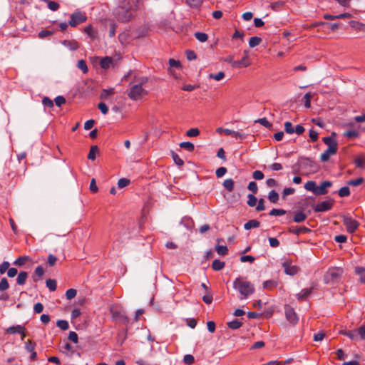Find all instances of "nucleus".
Segmentation results:
<instances>
[{
  "mask_svg": "<svg viewBox=\"0 0 365 365\" xmlns=\"http://www.w3.org/2000/svg\"><path fill=\"white\" fill-rule=\"evenodd\" d=\"M138 9V0L123 1L121 2L120 5L115 9L114 15L118 21L127 22L133 18L134 13Z\"/></svg>",
  "mask_w": 365,
  "mask_h": 365,
  "instance_id": "f257e3e1",
  "label": "nucleus"
},
{
  "mask_svg": "<svg viewBox=\"0 0 365 365\" xmlns=\"http://www.w3.org/2000/svg\"><path fill=\"white\" fill-rule=\"evenodd\" d=\"M233 287L239 292L241 295V299H247L255 292L254 285L250 282L241 277L235 279L233 282Z\"/></svg>",
  "mask_w": 365,
  "mask_h": 365,
  "instance_id": "f03ea898",
  "label": "nucleus"
},
{
  "mask_svg": "<svg viewBox=\"0 0 365 365\" xmlns=\"http://www.w3.org/2000/svg\"><path fill=\"white\" fill-rule=\"evenodd\" d=\"M147 82L148 78L143 77L139 83L132 86L128 93V97L133 101H138L146 96L148 91L143 87V85Z\"/></svg>",
  "mask_w": 365,
  "mask_h": 365,
  "instance_id": "7ed1b4c3",
  "label": "nucleus"
},
{
  "mask_svg": "<svg viewBox=\"0 0 365 365\" xmlns=\"http://www.w3.org/2000/svg\"><path fill=\"white\" fill-rule=\"evenodd\" d=\"M344 270L341 267H331L324 274V280L326 284L338 282Z\"/></svg>",
  "mask_w": 365,
  "mask_h": 365,
  "instance_id": "20e7f679",
  "label": "nucleus"
},
{
  "mask_svg": "<svg viewBox=\"0 0 365 365\" xmlns=\"http://www.w3.org/2000/svg\"><path fill=\"white\" fill-rule=\"evenodd\" d=\"M341 334L353 341L365 340V325H361L356 329L343 331Z\"/></svg>",
  "mask_w": 365,
  "mask_h": 365,
  "instance_id": "39448f33",
  "label": "nucleus"
},
{
  "mask_svg": "<svg viewBox=\"0 0 365 365\" xmlns=\"http://www.w3.org/2000/svg\"><path fill=\"white\" fill-rule=\"evenodd\" d=\"M343 225L346 227V230L349 233H354L358 229L359 223L349 215L343 216Z\"/></svg>",
  "mask_w": 365,
  "mask_h": 365,
  "instance_id": "423d86ee",
  "label": "nucleus"
},
{
  "mask_svg": "<svg viewBox=\"0 0 365 365\" xmlns=\"http://www.w3.org/2000/svg\"><path fill=\"white\" fill-rule=\"evenodd\" d=\"M86 20L87 16L84 13L76 11L71 15L69 25L72 27H75L79 24L85 22Z\"/></svg>",
  "mask_w": 365,
  "mask_h": 365,
  "instance_id": "0eeeda50",
  "label": "nucleus"
},
{
  "mask_svg": "<svg viewBox=\"0 0 365 365\" xmlns=\"http://www.w3.org/2000/svg\"><path fill=\"white\" fill-rule=\"evenodd\" d=\"M284 312L286 319L290 324L295 325L298 322L299 317L294 308L290 305L286 304L284 306Z\"/></svg>",
  "mask_w": 365,
  "mask_h": 365,
  "instance_id": "6e6552de",
  "label": "nucleus"
},
{
  "mask_svg": "<svg viewBox=\"0 0 365 365\" xmlns=\"http://www.w3.org/2000/svg\"><path fill=\"white\" fill-rule=\"evenodd\" d=\"M216 132L220 134L224 133L227 135H231L232 138L237 140H242L246 138V135L245 133L227 128H217L216 129Z\"/></svg>",
  "mask_w": 365,
  "mask_h": 365,
  "instance_id": "1a4fd4ad",
  "label": "nucleus"
},
{
  "mask_svg": "<svg viewBox=\"0 0 365 365\" xmlns=\"http://www.w3.org/2000/svg\"><path fill=\"white\" fill-rule=\"evenodd\" d=\"M244 56L240 61H236L233 63V68L240 69L242 68H246L251 65L252 62L249 56V51H244Z\"/></svg>",
  "mask_w": 365,
  "mask_h": 365,
  "instance_id": "9d476101",
  "label": "nucleus"
},
{
  "mask_svg": "<svg viewBox=\"0 0 365 365\" xmlns=\"http://www.w3.org/2000/svg\"><path fill=\"white\" fill-rule=\"evenodd\" d=\"M332 206H333L332 200H324V201L317 203L314 206V210L316 212H326V211L331 210Z\"/></svg>",
  "mask_w": 365,
  "mask_h": 365,
  "instance_id": "9b49d317",
  "label": "nucleus"
},
{
  "mask_svg": "<svg viewBox=\"0 0 365 365\" xmlns=\"http://www.w3.org/2000/svg\"><path fill=\"white\" fill-rule=\"evenodd\" d=\"M282 267L284 269V272L289 275L293 276L296 274L299 271L298 267L293 265L289 260L284 261L282 263Z\"/></svg>",
  "mask_w": 365,
  "mask_h": 365,
  "instance_id": "f8f14e48",
  "label": "nucleus"
},
{
  "mask_svg": "<svg viewBox=\"0 0 365 365\" xmlns=\"http://www.w3.org/2000/svg\"><path fill=\"white\" fill-rule=\"evenodd\" d=\"M288 231L290 233L299 235L302 233H308L311 231V230L306 227L291 226L289 227Z\"/></svg>",
  "mask_w": 365,
  "mask_h": 365,
  "instance_id": "ddd939ff",
  "label": "nucleus"
},
{
  "mask_svg": "<svg viewBox=\"0 0 365 365\" xmlns=\"http://www.w3.org/2000/svg\"><path fill=\"white\" fill-rule=\"evenodd\" d=\"M331 186L330 181H324L321 183L320 186L317 187L316 195H325L327 193V188Z\"/></svg>",
  "mask_w": 365,
  "mask_h": 365,
  "instance_id": "4468645a",
  "label": "nucleus"
},
{
  "mask_svg": "<svg viewBox=\"0 0 365 365\" xmlns=\"http://www.w3.org/2000/svg\"><path fill=\"white\" fill-rule=\"evenodd\" d=\"M6 331L10 334H20L26 332V328L22 325L12 326L8 327Z\"/></svg>",
  "mask_w": 365,
  "mask_h": 365,
  "instance_id": "2eb2a0df",
  "label": "nucleus"
},
{
  "mask_svg": "<svg viewBox=\"0 0 365 365\" xmlns=\"http://www.w3.org/2000/svg\"><path fill=\"white\" fill-rule=\"evenodd\" d=\"M337 152V150H334L331 148H328L321 155V160L322 162H327L329 160L331 155H335Z\"/></svg>",
  "mask_w": 365,
  "mask_h": 365,
  "instance_id": "dca6fc26",
  "label": "nucleus"
},
{
  "mask_svg": "<svg viewBox=\"0 0 365 365\" xmlns=\"http://www.w3.org/2000/svg\"><path fill=\"white\" fill-rule=\"evenodd\" d=\"M323 142L328 146V148H334L337 150V142L331 136L325 137L323 138Z\"/></svg>",
  "mask_w": 365,
  "mask_h": 365,
  "instance_id": "f3484780",
  "label": "nucleus"
},
{
  "mask_svg": "<svg viewBox=\"0 0 365 365\" xmlns=\"http://www.w3.org/2000/svg\"><path fill=\"white\" fill-rule=\"evenodd\" d=\"M84 33L92 39L96 38L97 36V31L93 27L91 24H89L85 27Z\"/></svg>",
  "mask_w": 365,
  "mask_h": 365,
  "instance_id": "a211bd4d",
  "label": "nucleus"
},
{
  "mask_svg": "<svg viewBox=\"0 0 365 365\" xmlns=\"http://www.w3.org/2000/svg\"><path fill=\"white\" fill-rule=\"evenodd\" d=\"M27 262H31V259L29 256H21L14 262V264L16 266L21 267L25 264Z\"/></svg>",
  "mask_w": 365,
  "mask_h": 365,
  "instance_id": "6ab92c4d",
  "label": "nucleus"
},
{
  "mask_svg": "<svg viewBox=\"0 0 365 365\" xmlns=\"http://www.w3.org/2000/svg\"><path fill=\"white\" fill-rule=\"evenodd\" d=\"M62 43L66 47L68 48L70 50H72V51L77 50L79 48L78 43L75 40H72V41L65 40L63 41Z\"/></svg>",
  "mask_w": 365,
  "mask_h": 365,
  "instance_id": "aec40b11",
  "label": "nucleus"
},
{
  "mask_svg": "<svg viewBox=\"0 0 365 365\" xmlns=\"http://www.w3.org/2000/svg\"><path fill=\"white\" fill-rule=\"evenodd\" d=\"M355 273L359 277L361 283H365V268L363 267H356Z\"/></svg>",
  "mask_w": 365,
  "mask_h": 365,
  "instance_id": "412c9836",
  "label": "nucleus"
},
{
  "mask_svg": "<svg viewBox=\"0 0 365 365\" xmlns=\"http://www.w3.org/2000/svg\"><path fill=\"white\" fill-rule=\"evenodd\" d=\"M307 219V215L302 211L297 212L293 217L294 222L299 223L304 222Z\"/></svg>",
  "mask_w": 365,
  "mask_h": 365,
  "instance_id": "4be33fe9",
  "label": "nucleus"
},
{
  "mask_svg": "<svg viewBox=\"0 0 365 365\" xmlns=\"http://www.w3.org/2000/svg\"><path fill=\"white\" fill-rule=\"evenodd\" d=\"M259 225L260 222L259 221H257V220H251L244 225V228L245 230H250L252 228L259 227Z\"/></svg>",
  "mask_w": 365,
  "mask_h": 365,
  "instance_id": "5701e85b",
  "label": "nucleus"
},
{
  "mask_svg": "<svg viewBox=\"0 0 365 365\" xmlns=\"http://www.w3.org/2000/svg\"><path fill=\"white\" fill-rule=\"evenodd\" d=\"M27 277L28 273L26 272H20L16 278V283L19 285L24 284Z\"/></svg>",
  "mask_w": 365,
  "mask_h": 365,
  "instance_id": "b1692460",
  "label": "nucleus"
},
{
  "mask_svg": "<svg viewBox=\"0 0 365 365\" xmlns=\"http://www.w3.org/2000/svg\"><path fill=\"white\" fill-rule=\"evenodd\" d=\"M312 292V289H303L299 293L297 294V297L299 300H303L307 299Z\"/></svg>",
  "mask_w": 365,
  "mask_h": 365,
  "instance_id": "393cba45",
  "label": "nucleus"
},
{
  "mask_svg": "<svg viewBox=\"0 0 365 365\" xmlns=\"http://www.w3.org/2000/svg\"><path fill=\"white\" fill-rule=\"evenodd\" d=\"M115 93V89L113 88H110L108 89H103L101 91L100 98L101 99H107L108 96H112Z\"/></svg>",
  "mask_w": 365,
  "mask_h": 365,
  "instance_id": "a878e982",
  "label": "nucleus"
},
{
  "mask_svg": "<svg viewBox=\"0 0 365 365\" xmlns=\"http://www.w3.org/2000/svg\"><path fill=\"white\" fill-rule=\"evenodd\" d=\"M108 26H109V37L112 38L115 35L117 24L114 20H109L108 21Z\"/></svg>",
  "mask_w": 365,
  "mask_h": 365,
  "instance_id": "bb28decb",
  "label": "nucleus"
},
{
  "mask_svg": "<svg viewBox=\"0 0 365 365\" xmlns=\"http://www.w3.org/2000/svg\"><path fill=\"white\" fill-rule=\"evenodd\" d=\"M225 265V264L224 262L219 259H215L212 263V268L215 271H220L224 268Z\"/></svg>",
  "mask_w": 365,
  "mask_h": 365,
  "instance_id": "cd10ccee",
  "label": "nucleus"
},
{
  "mask_svg": "<svg viewBox=\"0 0 365 365\" xmlns=\"http://www.w3.org/2000/svg\"><path fill=\"white\" fill-rule=\"evenodd\" d=\"M98 153V148L97 145H93L91 147L88 158L89 160H94L96 158V155Z\"/></svg>",
  "mask_w": 365,
  "mask_h": 365,
  "instance_id": "c85d7f7f",
  "label": "nucleus"
},
{
  "mask_svg": "<svg viewBox=\"0 0 365 365\" xmlns=\"http://www.w3.org/2000/svg\"><path fill=\"white\" fill-rule=\"evenodd\" d=\"M227 327L231 329H237L242 327V323L240 322L238 319H235L227 322Z\"/></svg>",
  "mask_w": 365,
  "mask_h": 365,
  "instance_id": "c756f323",
  "label": "nucleus"
},
{
  "mask_svg": "<svg viewBox=\"0 0 365 365\" xmlns=\"http://www.w3.org/2000/svg\"><path fill=\"white\" fill-rule=\"evenodd\" d=\"M225 76V73L223 71H220L217 73H210L208 78L219 81L222 80Z\"/></svg>",
  "mask_w": 365,
  "mask_h": 365,
  "instance_id": "7c9ffc66",
  "label": "nucleus"
},
{
  "mask_svg": "<svg viewBox=\"0 0 365 365\" xmlns=\"http://www.w3.org/2000/svg\"><path fill=\"white\" fill-rule=\"evenodd\" d=\"M268 199L271 202L276 203L279 200V194L272 190L269 192Z\"/></svg>",
  "mask_w": 365,
  "mask_h": 365,
  "instance_id": "2f4dec72",
  "label": "nucleus"
},
{
  "mask_svg": "<svg viewBox=\"0 0 365 365\" xmlns=\"http://www.w3.org/2000/svg\"><path fill=\"white\" fill-rule=\"evenodd\" d=\"M111 63L112 58L107 56L101 60L100 65L103 68H108L110 67Z\"/></svg>",
  "mask_w": 365,
  "mask_h": 365,
  "instance_id": "473e14b6",
  "label": "nucleus"
},
{
  "mask_svg": "<svg viewBox=\"0 0 365 365\" xmlns=\"http://www.w3.org/2000/svg\"><path fill=\"white\" fill-rule=\"evenodd\" d=\"M277 286V282L274 280H267L263 282V288L266 289H271Z\"/></svg>",
  "mask_w": 365,
  "mask_h": 365,
  "instance_id": "72a5a7b5",
  "label": "nucleus"
},
{
  "mask_svg": "<svg viewBox=\"0 0 365 365\" xmlns=\"http://www.w3.org/2000/svg\"><path fill=\"white\" fill-rule=\"evenodd\" d=\"M304 188L308 190V191H312L313 192L315 195H316V190H317V186H316V183L314 181H308L305 185H304Z\"/></svg>",
  "mask_w": 365,
  "mask_h": 365,
  "instance_id": "f704fd0d",
  "label": "nucleus"
},
{
  "mask_svg": "<svg viewBox=\"0 0 365 365\" xmlns=\"http://www.w3.org/2000/svg\"><path fill=\"white\" fill-rule=\"evenodd\" d=\"M180 147L190 152H192L195 149L194 145L190 142H182L180 143Z\"/></svg>",
  "mask_w": 365,
  "mask_h": 365,
  "instance_id": "c9c22d12",
  "label": "nucleus"
},
{
  "mask_svg": "<svg viewBox=\"0 0 365 365\" xmlns=\"http://www.w3.org/2000/svg\"><path fill=\"white\" fill-rule=\"evenodd\" d=\"M224 187L229 192H231L234 188V181L232 179H226L223 182Z\"/></svg>",
  "mask_w": 365,
  "mask_h": 365,
  "instance_id": "e433bc0d",
  "label": "nucleus"
},
{
  "mask_svg": "<svg viewBox=\"0 0 365 365\" xmlns=\"http://www.w3.org/2000/svg\"><path fill=\"white\" fill-rule=\"evenodd\" d=\"M202 3V0H186V4L191 8H198Z\"/></svg>",
  "mask_w": 365,
  "mask_h": 365,
  "instance_id": "4c0bfd02",
  "label": "nucleus"
},
{
  "mask_svg": "<svg viewBox=\"0 0 365 365\" xmlns=\"http://www.w3.org/2000/svg\"><path fill=\"white\" fill-rule=\"evenodd\" d=\"M195 36L200 42L202 43L207 41L208 38L207 34L203 32H196L195 34Z\"/></svg>",
  "mask_w": 365,
  "mask_h": 365,
  "instance_id": "58836bf2",
  "label": "nucleus"
},
{
  "mask_svg": "<svg viewBox=\"0 0 365 365\" xmlns=\"http://www.w3.org/2000/svg\"><path fill=\"white\" fill-rule=\"evenodd\" d=\"M215 250L217 252L218 255L225 256L228 252V249L226 246L223 245H217L215 247Z\"/></svg>",
  "mask_w": 365,
  "mask_h": 365,
  "instance_id": "ea45409f",
  "label": "nucleus"
},
{
  "mask_svg": "<svg viewBox=\"0 0 365 365\" xmlns=\"http://www.w3.org/2000/svg\"><path fill=\"white\" fill-rule=\"evenodd\" d=\"M46 287L51 292H54L56 289L57 284L55 279H49L46 280Z\"/></svg>",
  "mask_w": 365,
  "mask_h": 365,
  "instance_id": "a19ab883",
  "label": "nucleus"
},
{
  "mask_svg": "<svg viewBox=\"0 0 365 365\" xmlns=\"http://www.w3.org/2000/svg\"><path fill=\"white\" fill-rule=\"evenodd\" d=\"M261 41L262 40H261V38L259 37H257V36L251 37L250 38V41H249V46L251 48L255 47V46H257V45L259 44Z\"/></svg>",
  "mask_w": 365,
  "mask_h": 365,
  "instance_id": "79ce46f5",
  "label": "nucleus"
},
{
  "mask_svg": "<svg viewBox=\"0 0 365 365\" xmlns=\"http://www.w3.org/2000/svg\"><path fill=\"white\" fill-rule=\"evenodd\" d=\"M294 127L293 126L292 123L289 121H287L284 123V130L288 134H293L294 133Z\"/></svg>",
  "mask_w": 365,
  "mask_h": 365,
  "instance_id": "37998d69",
  "label": "nucleus"
},
{
  "mask_svg": "<svg viewBox=\"0 0 365 365\" xmlns=\"http://www.w3.org/2000/svg\"><path fill=\"white\" fill-rule=\"evenodd\" d=\"M77 67L82 71L83 73H86L88 72V66L84 60H80L78 61Z\"/></svg>",
  "mask_w": 365,
  "mask_h": 365,
  "instance_id": "c03bdc74",
  "label": "nucleus"
},
{
  "mask_svg": "<svg viewBox=\"0 0 365 365\" xmlns=\"http://www.w3.org/2000/svg\"><path fill=\"white\" fill-rule=\"evenodd\" d=\"M255 123H259L262 125L264 126L265 128H270L272 126V124L267 120L266 118H259L257 120H255Z\"/></svg>",
  "mask_w": 365,
  "mask_h": 365,
  "instance_id": "a18cd8bd",
  "label": "nucleus"
},
{
  "mask_svg": "<svg viewBox=\"0 0 365 365\" xmlns=\"http://www.w3.org/2000/svg\"><path fill=\"white\" fill-rule=\"evenodd\" d=\"M338 194L340 197H346L350 195V190L349 187L344 186L341 187L339 191Z\"/></svg>",
  "mask_w": 365,
  "mask_h": 365,
  "instance_id": "49530a36",
  "label": "nucleus"
},
{
  "mask_svg": "<svg viewBox=\"0 0 365 365\" xmlns=\"http://www.w3.org/2000/svg\"><path fill=\"white\" fill-rule=\"evenodd\" d=\"M313 96L311 93H307L304 96V106L307 108H309L311 106V100Z\"/></svg>",
  "mask_w": 365,
  "mask_h": 365,
  "instance_id": "de8ad7c7",
  "label": "nucleus"
},
{
  "mask_svg": "<svg viewBox=\"0 0 365 365\" xmlns=\"http://www.w3.org/2000/svg\"><path fill=\"white\" fill-rule=\"evenodd\" d=\"M247 197H248L247 205L250 207L255 206L257 204V197L252 194H249Z\"/></svg>",
  "mask_w": 365,
  "mask_h": 365,
  "instance_id": "09e8293b",
  "label": "nucleus"
},
{
  "mask_svg": "<svg viewBox=\"0 0 365 365\" xmlns=\"http://www.w3.org/2000/svg\"><path fill=\"white\" fill-rule=\"evenodd\" d=\"M56 325L62 330H67L69 327L68 323L66 320H58Z\"/></svg>",
  "mask_w": 365,
  "mask_h": 365,
  "instance_id": "8fccbe9b",
  "label": "nucleus"
},
{
  "mask_svg": "<svg viewBox=\"0 0 365 365\" xmlns=\"http://www.w3.org/2000/svg\"><path fill=\"white\" fill-rule=\"evenodd\" d=\"M364 180L363 178H356V179H354V180H351L347 182V184L349 185H351V186H358V185H360L361 184H362L364 182Z\"/></svg>",
  "mask_w": 365,
  "mask_h": 365,
  "instance_id": "3c124183",
  "label": "nucleus"
},
{
  "mask_svg": "<svg viewBox=\"0 0 365 365\" xmlns=\"http://www.w3.org/2000/svg\"><path fill=\"white\" fill-rule=\"evenodd\" d=\"M286 214V211L282 209H272L269 215L272 216H282Z\"/></svg>",
  "mask_w": 365,
  "mask_h": 365,
  "instance_id": "603ef678",
  "label": "nucleus"
},
{
  "mask_svg": "<svg viewBox=\"0 0 365 365\" xmlns=\"http://www.w3.org/2000/svg\"><path fill=\"white\" fill-rule=\"evenodd\" d=\"M284 4V1H279L276 2H273L270 4V7L272 10L277 11L279 9V8L282 7Z\"/></svg>",
  "mask_w": 365,
  "mask_h": 365,
  "instance_id": "864d4df0",
  "label": "nucleus"
},
{
  "mask_svg": "<svg viewBox=\"0 0 365 365\" xmlns=\"http://www.w3.org/2000/svg\"><path fill=\"white\" fill-rule=\"evenodd\" d=\"M183 361L186 364L191 365L195 361L194 356L191 354H186L184 356Z\"/></svg>",
  "mask_w": 365,
  "mask_h": 365,
  "instance_id": "5fc2aeb1",
  "label": "nucleus"
},
{
  "mask_svg": "<svg viewBox=\"0 0 365 365\" xmlns=\"http://www.w3.org/2000/svg\"><path fill=\"white\" fill-rule=\"evenodd\" d=\"M46 3L48 9L53 11H57L59 9V4L55 1H49Z\"/></svg>",
  "mask_w": 365,
  "mask_h": 365,
  "instance_id": "6e6d98bb",
  "label": "nucleus"
},
{
  "mask_svg": "<svg viewBox=\"0 0 365 365\" xmlns=\"http://www.w3.org/2000/svg\"><path fill=\"white\" fill-rule=\"evenodd\" d=\"M354 163L357 167L363 168L365 163V158L359 156L355 159Z\"/></svg>",
  "mask_w": 365,
  "mask_h": 365,
  "instance_id": "4d7b16f0",
  "label": "nucleus"
},
{
  "mask_svg": "<svg viewBox=\"0 0 365 365\" xmlns=\"http://www.w3.org/2000/svg\"><path fill=\"white\" fill-rule=\"evenodd\" d=\"M77 292L75 289H69L66 292L67 299H71L76 297Z\"/></svg>",
  "mask_w": 365,
  "mask_h": 365,
  "instance_id": "13d9d810",
  "label": "nucleus"
},
{
  "mask_svg": "<svg viewBox=\"0 0 365 365\" xmlns=\"http://www.w3.org/2000/svg\"><path fill=\"white\" fill-rule=\"evenodd\" d=\"M9 282L6 278L3 277L0 282V291L6 290L9 288Z\"/></svg>",
  "mask_w": 365,
  "mask_h": 365,
  "instance_id": "bf43d9fd",
  "label": "nucleus"
},
{
  "mask_svg": "<svg viewBox=\"0 0 365 365\" xmlns=\"http://www.w3.org/2000/svg\"><path fill=\"white\" fill-rule=\"evenodd\" d=\"M9 262H2L1 264H0V274H4L6 271H8L9 268Z\"/></svg>",
  "mask_w": 365,
  "mask_h": 365,
  "instance_id": "052dcab7",
  "label": "nucleus"
},
{
  "mask_svg": "<svg viewBox=\"0 0 365 365\" xmlns=\"http://www.w3.org/2000/svg\"><path fill=\"white\" fill-rule=\"evenodd\" d=\"M98 108L101 111V113L103 115H106L108 112V106L104 103H102V102L99 103L98 105Z\"/></svg>",
  "mask_w": 365,
  "mask_h": 365,
  "instance_id": "680f3d73",
  "label": "nucleus"
},
{
  "mask_svg": "<svg viewBox=\"0 0 365 365\" xmlns=\"http://www.w3.org/2000/svg\"><path fill=\"white\" fill-rule=\"evenodd\" d=\"M200 134V130L197 128H191L187 131L188 137H196Z\"/></svg>",
  "mask_w": 365,
  "mask_h": 365,
  "instance_id": "e2e57ef3",
  "label": "nucleus"
},
{
  "mask_svg": "<svg viewBox=\"0 0 365 365\" xmlns=\"http://www.w3.org/2000/svg\"><path fill=\"white\" fill-rule=\"evenodd\" d=\"M227 173V168L225 167H220L216 170L217 178H222Z\"/></svg>",
  "mask_w": 365,
  "mask_h": 365,
  "instance_id": "0e129e2a",
  "label": "nucleus"
},
{
  "mask_svg": "<svg viewBox=\"0 0 365 365\" xmlns=\"http://www.w3.org/2000/svg\"><path fill=\"white\" fill-rule=\"evenodd\" d=\"M25 348L29 352L33 351L35 349V344L29 339L25 343Z\"/></svg>",
  "mask_w": 365,
  "mask_h": 365,
  "instance_id": "69168bd1",
  "label": "nucleus"
},
{
  "mask_svg": "<svg viewBox=\"0 0 365 365\" xmlns=\"http://www.w3.org/2000/svg\"><path fill=\"white\" fill-rule=\"evenodd\" d=\"M252 177L255 180H259L264 178V174L260 170H255L252 173Z\"/></svg>",
  "mask_w": 365,
  "mask_h": 365,
  "instance_id": "338daca9",
  "label": "nucleus"
},
{
  "mask_svg": "<svg viewBox=\"0 0 365 365\" xmlns=\"http://www.w3.org/2000/svg\"><path fill=\"white\" fill-rule=\"evenodd\" d=\"M130 182V180L126 178H120L118 182V186L119 188H123L127 186Z\"/></svg>",
  "mask_w": 365,
  "mask_h": 365,
  "instance_id": "774afa93",
  "label": "nucleus"
}]
</instances>
